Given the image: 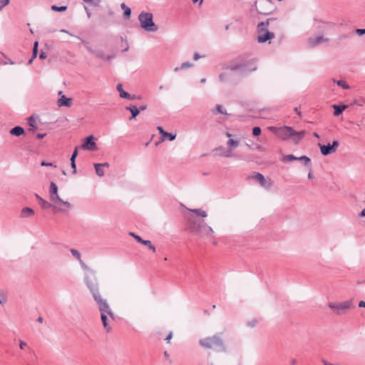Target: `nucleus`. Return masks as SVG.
<instances>
[{
  "label": "nucleus",
  "instance_id": "f257e3e1",
  "mask_svg": "<svg viewBox=\"0 0 365 365\" xmlns=\"http://www.w3.org/2000/svg\"><path fill=\"white\" fill-rule=\"evenodd\" d=\"M83 281L93 296V298L98 305L101 314H109V317H113V314L110 306L107 301L101 297L99 290V282L96 277V271H90V272L86 275Z\"/></svg>",
  "mask_w": 365,
  "mask_h": 365
},
{
  "label": "nucleus",
  "instance_id": "f03ea898",
  "mask_svg": "<svg viewBox=\"0 0 365 365\" xmlns=\"http://www.w3.org/2000/svg\"><path fill=\"white\" fill-rule=\"evenodd\" d=\"M187 220L189 226L193 232L203 237H211L212 235L214 232L212 228L207 225L203 220H197L190 216Z\"/></svg>",
  "mask_w": 365,
  "mask_h": 365
},
{
  "label": "nucleus",
  "instance_id": "7ed1b4c3",
  "mask_svg": "<svg viewBox=\"0 0 365 365\" xmlns=\"http://www.w3.org/2000/svg\"><path fill=\"white\" fill-rule=\"evenodd\" d=\"M274 19H268L264 22H261L257 26V41L263 43L268 41H271L274 38V34L270 32L267 29V26Z\"/></svg>",
  "mask_w": 365,
  "mask_h": 365
},
{
  "label": "nucleus",
  "instance_id": "20e7f679",
  "mask_svg": "<svg viewBox=\"0 0 365 365\" xmlns=\"http://www.w3.org/2000/svg\"><path fill=\"white\" fill-rule=\"evenodd\" d=\"M140 26L143 29L148 32H155L158 30V26L153 21V14L148 12H142L138 16Z\"/></svg>",
  "mask_w": 365,
  "mask_h": 365
},
{
  "label": "nucleus",
  "instance_id": "39448f33",
  "mask_svg": "<svg viewBox=\"0 0 365 365\" xmlns=\"http://www.w3.org/2000/svg\"><path fill=\"white\" fill-rule=\"evenodd\" d=\"M199 344L206 349L216 348L217 351H224L225 349L222 341L217 336L200 339Z\"/></svg>",
  "mask_w": 365,
  "mask_h": 365
},
{
  "label": "nucleus",
  "instance_id": "423d86ee",
  "mask_svg": "<svg viewBox=\"0 0 365 365\" xmlns=\"http://www.w3.org/2000/svg\"><path fill=\"white\" fill-rule=\"evenodd\" d=\"M255 6L257 11L263 15H269L277 9L274 3L271 0H257Z\"/></svg>",
  "mask_w": 365,
  "mask_h": 365
},
{
  "label": "nucleus",
  "instance_id": "0eeeda50",
  "mask_svg": "<svg viewBox=\"0 0 365 365\" xmlns=\"http://www.w3.org/2000/svg\"><path fill=\"white\" fill-rule=\"evenodd\" d=\"M353 306L351 300H346L341 302H330L328 307L334 310V312L338 314L341 315L346 312L347 310L350 309Z\"/></svg>",
  "mask_w": 365,
  "mask_h": 365
},
{
  "label": "nucleus",
  "instance_id": "6e6552de",
  "mask_svg": "<svg viewBox=\"0 0 365 365\" xmlns=\"http://www.w3.org/2000/svg\"><path fill=\"white\" fill-rule=\"evenodd\" d=\"M269 130L283 140L290 139L292 134L293 133V128L289 126H283L279 128L270 126L269 127Z\"/></svg>",
  "mask_w": 365,
  "mask_h": 365
},
{
  "label": "nucleus",
  "instance_id": "1a4fd4ad",
  "mask_svg": "<svg viewBox=\"0 0 365 365\" xmlns=\"http://www.w3.org/2000/svg\"><path fill=\"white\" fill-rule=\"evenodd\" d=\"M227 70L228 71H224L222 72L220 76H219V78H220V81L222 83H225V82H227L230 79V77L231 76V72H233V71H255L256 70V66H254L252 67H251L250 68H245L244 66L242 65H235V66H230L227 68Z\"/></svg>",
  "mask_w": 365,
  "mask_h": 365
},
{
  "label": "nucleus",
  "instance_id": "9d476101",
  "mask_svg": "<svg viewBox=\"0 0 365 365\" xmlns=\"http://www.w3.org/2000/svg\"><path fill=\"white\" fill-rule=\"evenodd\" d=\"M51 202H52V207L55 212H66L72 208V205L69 202L63 200L59 196Z\"/></svg>",
  "mask_w": 365,
  "mask_h": 365
},
{
  "label": "nucleus",
  "instance_id": "9b49d317",
  "mask_svg": "<svg viewBox=\"0 0 365 365\" xmlns=\"http://www.w3.org/2000/svg\"><path fill=\"white\" fill-rule=\"evenodd\" d=\"M330 39L329 37L321 34L309 37L307 39V44L310 48H314L319 45L328 43Z\"/></svg>",
  "mask_w": 365,
  "mask_h": 365
},
{
  "label": "nucleus",
  "instance_id": "f8f14e48",
  "mask_svg": "<svg viewBox=\"0 0 365 365\" xmlns=\"http://www.w3.org/2000/svg\"><path fill=\"white\" fill-rule=\"evenodd\" d=\"M339 145V143L338 140H334L332 144L328 145H322L321 143H318V146L320 148L321 153L324 155H329L332 153H334L336 151L337 148Z\"/></svg>",
  "mask_w": 365,
  "mask_h": 365
},
{
  "label": "nucleus",
  "instance_id": "ddd939ff",
  "mask_svg": "<svg viewBox=\"0 0 365 365\" xmlns=\"http://www.w3.org/2000/svg\"><path fill=\"white\" fill-rule=\"evenodd\" d=\"M240 145V141L235 138H230L227 142V145L228 147V150L226 153H221V155L225 158H232L234 157L235 155L232 153V150L237 148Z\"/></svg>",
  "mask_w": 365,
  "mask_h": 365
},
{
  "label": "nucleus",
  "instance_id": "4468645a",
  "mask_svg": "<svg viewBox=\"0 0 365 365\" xmlns=\"http://www.w3.org/2000/svg\"><path fill=\"white\" fill-rule=\"evenodd\" d=\"M95 138L93 135H89L85 138L81 148L85 150L96 151L98 149L97 145L94 141Z\"/></svg>",
  "mask_w": 365,
  "mask_h": 365
},
{
  "label": "nucleus",
  "instance_id": "2eb2a0df",
  "mask_svg": "<svg viewBox=\"0 0 365 365\" xmlns=\"http://www.w3.org/2000/svg\"><path fill=\"white\" fill-rule=\"evenodd\" d=\"M253 178L259 183V185L266 188L269 189L273 185V182L271 180H267L262 174L257 173Z\"/></svg>",
  "mask_w": 365,
  "mask_h": 365
},
{
  "label": "nucleus",
  "instance_id": "dca6fc26",
  "mask_svg": "<svg viewBox=\"0 0 365 365\" xmlns=\"http://www.w3.org/2000/svg\"><path fill=\"white\" fill-rule=\"evenodd\" d=\"M62 93H63L62 91L58 92V95L61 96L58 100V102H57L58 106L59 107H61V106L70 107L71 105V103H72V98H67L66 96L63 95Z\"/></svg>",
  "mask_w": 365,
  "mask_h": 365
},
{
  "label": "nucleus",
  "instance_id": "f3484780",
  "mask_svg": "<svg viewBox=\"0 0 365 365\" xmlns=\"http://www.w3.org/2000/svg\"><path fill=\"white\" fill-rule=\"evenodd\" d=\"M58 196L59 195L58 194V187L54 182H51L49 188L50 200L52 201L55 198H57Z\"/></svg>",
  "mask_w": 365,
  "mask_h": 365
},
{
  "label": "nucleus",
  "instance_id": "a211bd4d",
  "mask_svg": "<svg viewBox=\"0 0 365 365\" xmlns=\"http://www.w3.org/2000/svg\"><path fill=\"white\" fill-rule=\"evenodd\" d=\"M305 135V131H299L297 132L293 129V133L292 134L291 138L294 143H299V141L304 138Z\"/></svg>",
  "mask_w": 365,
  "mask_h": 365
},
{
  "label": "nucleus",
  "instance_id": "6ab92c4d",
  "mask_svg": "<svg viewBox=\"0 0 365 365\" xmlns=\"http://www.w3.org/2000/svg\"><path fill=\"white\" fill-rule=\"evenodd\" d=\"M34 215V211L30 207H24L21 210L20 217L21 218H26L31 217Z\"/></svg>",
  "mask_w": 365,
  "mask_h": 365
},
{
  "label": "nucleus",
  "instance_id": "aec40b11",
  "mask_svg": "<svg viewBox=\"0 0 365 365\" xmlns=\"http://www.w3.org/2000/svg\"><path fill=\"white\" fill-rule=\"evenodd\" d=\"M10 134L15 136H20L24 133V130L21 126H16L10 130Z\"/></svg>",
  "mask_w": 365,
  "mask_h": 365
},
{
  "label": "nucleus",
  "instance_id": "412c9836",
  "mask_svg": "<svg viewBox=\"0 0 365 365\" xmlns=\"http://www.w3.org/2000/svg\"><path fill=\"white\" fill-rule=\"evenodd\" d=\"M117 90L119 91L120 96L121 98H128V99H133V98L131 97V96L128 93H127L125 91L123 90L121 84H118L117 85Z\"/></svg>",
  "mask_w": 365,
  "mask_h": 365
},
{
  "label": "nucleus",
  "instance_id": "4be33fe9",
  "mask_svg": "<svg viewBox=\"0 0 365 365\" xmlns=\"http://www.w3.org/2000/svg\"><path fill=\"white\" fill-rule=\"evenodd\" d=\"M332 107L334 109V115L338 116L347 108V106L333 105Z\"/></svg>",
  "mask_w": 365,
  "mask_h": 365
},
{
  "label": "nucleus",
  "instance_id": "5701e85b",
  "mask_svg": "<svg viewBox=\"0 0 365 365\" xmlns=\"http://www.w3.org/2000/svg\"><path fill=\"white\" fill-rule=\"evenodd\" d=\"M108 316H109V314H101V318L103 325L107 331H109L111 329L110 327L108 325Z\"/></svg>",
  "mask_w": 365,
  "mask_h": 365
},
{
  "label": "nucleus",
  "instance_id": "b1692460",
  "mask_svg": "<svg viewBox=\"0 0 365 365\" xmlns=\"http://www.w3.org/2000/svg\"><path fill=\"white\" fill-rule=\"evenodd\" d=\"M193 66V64L190 62H184L180 66L175 67L173 71L174 72H178L180 70L187 69Z\"/></svg>",
  "mask_w": 365,
  "mask_h": 365
},
{
  "label": "nucleus",
  "instance_id": "393cba45",
  "mask_svg": "<svg viewBox=\"0 0 365 365\" xmlns=\"http://www.w3.org/2000/svg\"><path fill=\"white\" fill-rule=\"evenodd\" d=\"M187 210L190 212H192L195 214H196L197 216L202 217H206L207 216V213L206 211L202 210L201 209H188Z\"/></svg>",
  "mask_w": 365,
  "mask_h": 365
},
{
  "label": "nucleus",
  "instance_id": "a878e982",
  "mask_svg": "<svg viewBox=\"0 0 365 365\" xmlns=\"http://www.w3.org/2000/svg\"><path fill=\"white\" fill-rule=\"evenodd\" d=\"M126 110L130 111L133 118H135L140 113V110L135 106L126 107Z\"/></svg>",
  "mask_w": 365,
  "mask_h": 365
},
{
  "label": "nucleus",
  "instance_id": "bb28decb",
  "mask_svg": "<svg viewBox=\"0 0 365 365\" xmlns=\"http://www.w3.org/2000/svg\"><path fill=\"white\" fill-rule=\"evenodd\" d=\"M120 7L124 11V17L125 19H129L131 14L130 9L127 6L125 3H122L120 4Z\"/></svg>",
  "mask_w": 365,
  "mask_h": 365
},
{
  "label": "nucleus",
  "instance_id": "cd10ccee",
  "mask_svg": "<svg viewBox=\"0 0 365 365\" xmlns=\"http://www.w3.org/2000/svg\"><path fill=\"white\" fill-rule=\"evenodd\" d=\"M93 165L96 170V175L99 177L104 176L105 172L103 170V168L99 165V163H95Z\"/></svg>",
  "mask_w": 365,
  "mask_h": 365
},
{
  "label": "nucleus",
  "instance_id": "c85d7f7f",
  "mask_svg": "<svg viewBox=\"0 0 365 365\" xmlns=\"http://www.w3.org/2000/svg\"><path fill=\"white\" fill-rule=\"evenodd\" d=\"M38 203L40 204L41 208L44 210H48L52 207V202L50 203L48 201L45 200L44 199L40 200Z\"/></svg>",
  "mask_w": 365,
  "mask_h": 365
},
{
  "label": "nucleus",
  "instance_id": "c756f323",
  "mask_svg": "<svg viewBox=\"0 0 365 365\" xmlns=\"http://www.w3.org/2000/svg\"><path fill=\"white\" fill-rule=\"evenodd\" d=\"M176 138V134H173L171 133L165 132V134H163V138H161V141L165 140V139H168L169 140L172 141L175 140Z\"/></svg>",
  "mask_w": 365,
  "mask_h": 365
},
{
  "label": "nucleus",
  "instance_id": "7c9ffc66",
  "mask_svg": "<svg viewBox=\"0 0 365 365\" xmlns=\"http://www.w3.org/2000/svg\"><path fill=\"white\" fill-rule=\"evenodd\" d=\"M212 112L227 115L226 110L224 109L223 106L220 104L216 105L215 110H213Z\"/></svg>",
  "mask_w": 365,
  "mask_h": 365
},
{
  "label": "nucleus",
  "instance_id": "2f4dec72",
  "mask_svg": "<svg viewBox=\"0 0 365 365\" xmlns=\"http://www.w3.org/2000/svg\"><path fill=\"white\" fill-rule=\"evenodd\" d=\"M334 82L336 83L339 86L342 87L344 89H349L350 86L349 85L344 81L339 80L336 81L333 79Z\"/></svg>",
  "mask_w": 365,
  "mask_h": 365
},
{
  "label": "nucleus",
  "instance_id": "473e14b6",
  "mask_svg": "<svg viewBox=\"0 0 365 365\" xmlns=\"http://www.w3.org/2000/svg\"><path fill=\"white\" fill-rule=\"evenodd\" d=\"M297 160L302 161L305 165H309L311 162V159L306 155L298 157Z\"/></svg>",
  "mask_w": 365,
  "mask_h": 365
},
{
  "label": "nucleus",
  "instance_id": "72a5a7b5",
  "mask_svg": "<svg viewBox=\"0 0 365 365\" xmlns=\"http://www.w3.org/2000/svg\"><path fill=\"white\" fill-rule=\"evenodd\" d=\"M141 244L145 245L149 247L153 252H155V247L151 243L150 240H142Z\"/></svg>",
  "mask_w": 365,
  "mask_h": 365
},
{
  "label": "nucleus",
  "instance_id": "f704fd0d",
  "mask_svg": "<svg viewBox=\"0 0 365 365\" xmlns=\"http://www.w3.org/2000/svg\"><path fill=\"white\" fill-rule=\"evenodd\" d=\"M298 157H295L294 155H284L282 158L284 162L297 160Z\"/></svg>",
  "mask_w": 365,
  "mask_h": 365
},
{
  "label": "nucleus",
  "instance_id": "c9c22d12",
  "mask_svg": "<svg viewBox=\"0 0 365 365\" xmlns=\"http://www.w3.org/2000/svg\"><path fill=\"white\" fill-rule=\"evenodd\" d=\"M71 255L76 257L77 259H78L79 261H81V253L76 249H71Z\"/></svg>",
  "mask_w": 365,
  "mask_h": 365
},
{
  "label": "nucleus",
  "instance_id": "e433bc0d",
  "mask_svg": "<svg viewBox=\"0 0 365 365\" xmlns=\"http://www.w3.org/2000/svg\"><path fill=\"white\" fill-rule=\"evenodd\" d=\"M66 9H67V7L65 6H57L53 5V6H51V9L53 11H64L66 10Z\"/></svg>",
  "mask_w": 365,
  "mask_h": 365
},
{
  "label": "nucleus",
  "instance_id": "4c0bfd02",
  "mask_svg": "<svg viewBox=\"0 0 365 365\" xmlns=\"http://www.w3.org/2000/svg\"><path fill=\"white\" fill-rule=\"evenodd\" d=\"M84 2L90 4L94 6H98L100 5V0H83Z\"/></svg>",
  "mask_w": 365,
  "mask_h": 365
},
{
  "label": "nucleus",
  "instance_id": "58836bf2",
  "mask_svg": "<svg viewBox=\"0 0 365 365\" xmlns=\"http://www.w3.org/2000/svg\"><path fill=\"white\" fill-rule=\"evenodd\" d=\"M38 46V43L37 41H36L34 43V48H33V54H32L33 58H36L37 56Z\"/></svg>",
  "mask_w": 365,
  "mask_h": 365
},
{
  "label": "nucleus",
  "instance_id": "ea45409f",
  "mask_svg": "<svg viewBox=\"0 0 365 365\" xmlns=\"http://www.w3.org/2000/svg\"><path fill=\"white\" fill-rule=\"evenodd\" d=\"M79 262H80V263H81V264L82 268H83V269H85V270H87V271H88V272L85 274L84 277H86V275L87 274H88V273L90 272V271H93V269H90V268H89V267H88L85 263H83V262H82V260H81V261H79Z\"/></svg>",
  "mask_w": 365,
  "mask_h": 365
},
{
  "label": "nucleus",
  "instance_id": "a19ab883",
  "mask_svg": "<svg viewBox=\"0 0 365 365\" xmlns=\"http://www.w3.org/2000/svg\"><path fill=\"white\" fill-rule=\"evenodd\" d=\"M261 133V128L259 127H254L253 129H252V134L255 135V136H257V135H259Z\"/></svg>",
  "mask_w": 365,
  "mask_h": 365
},
{
  "label": "nucleus",
  "instance_id": "79ce46f5",
  "mask_svg": "<svg viewBox=\"0 0 365 365\" xmlns=\"http://www.w3.org/2000/svg\"><path fill=\"white\" fill-rule=\"evenodd\" d=\"M78 155V148L76 147L75 149H74V151L71 157V161L73 160L75 161L76 160V156Z\"/></svg>",
  "mask_w": 365,
  "mask_h": 365
},
{
  "label": "nucleus",
  "instance_id": "37998d69",
  "mask_svg": "<svg viewBox=\"0 0 365 365\" xmlns=\"http://www.w3.org/2000/svg\"><path fill=\"white\" fill-rule=\"evenodd\" d=\"M129 235L130 236H132L133 237H134L138 242H140V243L141 242L143 239L140 236L135 235L133 232H130Z\"/></svg>",
  "mask_w": 365,
  "mask_h": 365
},
{
  "label": "nucleus",
  "instance_id": "c03bdc74",
  "mask_svg": "<svg viewBox=\"0 0 365 365\" xmlns=\"http://www.w3.org/2000/svg\"><path fill=\"white\" fill-rule=\"evenodd\" d=\"M27 346V343L23 340H19V348L21 349H25V347Z\"/></svg>",
  "mask_w": 365,
  "mask_h": 365
},
{
  "label": "nucleus",
  "instance_id": "a18cd8bd",
  "mask_svg": "<svg viewBox=\"0 0 365 365\" xmlns=\"http://www.w3.org/2000/svg\"><path fill=\"white\" fill-rule=\"evenodd\" d=\"M356 34L359 36H361L365 34V29H357L356 30Z\"/></svg>",
  "mask_w": 365,
  "mask_h": 365
},
{
  "label": "nucleus",
  "instance_id": "49530a36",
  "mask_svg": "<svg viewBox=\"0 0 365 365\" xmlns=\"http://www.w3.org/2000/svg\"><path fill=\"white\" fill-rule=\"evenodd\" d=\"M71 166L73 169V174H76V162L72 160L71 161Z\"/></svg>",
  "mask_w": 365,
  "mask_h": 365
},
{
  "label": "nucleus",
  "instance_id": "de8ad7c7",
  "mask_svg": "<svg viewBox=\"0 0 365 365\" xmlns=\"http://www.w3.org/2000/svg\"><path fill=\"white\" fill-rule=\"evenodd\" d=\"M34 123H35V120L34 119L33 117H30L29 119V124L30 126L34 128L35 125H34Z\"/></svg>",
  "mask_w": 365,
  "mask_h": 365
},
{
  "label": "nucleus",
  "instance_id": "09e8293b",
  "mask_svg": "<svg viewBox=\"0 0 365 365\" xmlns=\"http://www.w3.org/2000/svg\"><path fill=\"white\" fill-rule=\"evenodd\" d=\"M157 129H158V130L159 133L161 135V138H163V134H165L166 131H165V130H163V128L162 127H160V126H158V127L157 128Z\"/></svg>",
  "mask_w": 365,
  "mask_h": 365
},
{
  "label": "nucleus",
  "instance_id": "8fccbe9b",
  "mask_svg": "<svg viewBox=\"0 0 365 365\" xmlns=\"http://www.w3.org/2000/svg\"><path fill=\"white\" fill-rule=\"evenodd\" d=\"M6 302V297L0 293V304H2Z\"/></svg>",
  "mask_w": 365,
  "mask_h": 365
},
{
  "label": "nucleus",
  "instance_id": "3c124183",
  "mask_svg": "<svg viewBox=\"0 0 365 365\" xmlns=\"http://www.w3.org/2000/svg\"><path fill=\"white\" fill-rule=\"evenodd\" d=\"M1 4H2V7L8 5L9 4V0H1Z\"/></svg>",
  "mask_w": 365,
  "mask_h": 365
},
{
  "label": "nucleus",
  "instance_id": "603ef678",
  "mask_svg": "<svg viewBox=\"0 0 365 365\" xmlns=\"http://www.w3.org/2000/svg\"><path fill=\"white\" fill-rule=\"evenodd\" d=\"M47 57V55L45 52H41L39 55V58L41 59H45Z\"/></svg>",
  "mask_w": 365,
  "mask_h": 365
},
{
  "label": "nucleus",
  "instance_id": "864d4df0",
  "mask_svg": "<svg viewBox=\"0 0 365 365\" xmlns=\"http://www.w3.org/2000/svg\"><path fill=\"white\" fill-rule=\"evenodd\" d=\"M173 337V333L172 332H170L169 334L167 336L165 340L167 341V342H170V339H172Z\"/></svg>",
  "mask_w": 365,
  "mask_h": 365
},
{
  "label": "nucleus",
  "instance_id": "5fc2aeb1",
  "mask_svg": "<svg viewBox=\"0 0 365 365\" xmlns=\"http://www.w3.org/2000/svg\"><path fill=\"white\" fill-rule=\"evenodd\" d=\"M41 165V166H53V164L51 163H46L44 161H43Z\"/></svg>",
  "mask_w": 365,
  "mask_h": 365
},
{
  "label": "nucleus",
  "instance_id": "6e6d98bb",
  "mask_svg": "<svg viewBox=\"0 0 365 365\" xmlns=\"http://www.w3.org/2000/svg\"><path fill=\"white\" fill-rule=\"evenodd\" d=\"M200 56L199 55V53H194L193 58L195 61H197L198 59H200Z\"/></svg>",
  "mask_w": 365,
  "mask_h": 365
},
{
  "label": "nucleus",
  "instance_id": "4d7b16f0",
  "mask_svg": "<svg viewBox=\"0 0 365 365\" xmlns=\"http://www.w3.org/2000/svg\"><path fill=\"white\" fill-rule=\"evenodd\" d=\"M46 133H38L37 134L36 137L39 139H41L46 136Z\"/></svg>",
  "mask_w": 365,
  "mask_h": 365
},
{
  "label": "nucleus",
  "instance_id": "13d9d810",
  "mask_svg": "<svg viewBox=\"0 0 365 365\" xmlns=\"http://www.w3.org/2000/svg\"><path fill=\"white\" fill-rule=\"evenodd\" d=\"M99 165H100L102 168H104V167L108 168V167H109V165H110L108 163H99Z\"/></svg>",
  "mask_w": 365,
  "mask_h": 365
},
{
  "label": "nucleus",
  "instance_id": "bf43d9fd",
  "mask_svg": "<svg viewBox=\"0 0 365 365\" xmlns=\"http://www.w3.org/2000/svg\"><path fill=\"white\" fill-rule=\"evenodd\" d=\"M313 178H314V175H313V174H312V173L311 169L309 168V173H308V178H309V179H312Z\"/></svg>",
  "mask_w": 365,
  "mask_h": 365
},
{
  "label": "nucleus",
  "instance_id": "052dcab7",
  "mask_svg": "<svg viewBox=\"0 0 365 365\" xmlns=\"http://www.w3.org/2000/svg\"><path fill=\"white\" fill-rule=\"evenodd\" d=\"M359 307H364L365 308V302L360 301L359 303Z\"/></svg>",
  "mask_w": 365,
  "mask_h": 365
},
{
  "label": "nucleus",
  "instance_id": "680f3d73",
  "mask_svg": "<svg viewBox=\"0 0 365 365\" xmlns=\"http://www.w3.org/2000/svg\"><path fill=\"white\" fill-rule=\"evenodd\" d=\"M322 363L324 364V365H334L333 364L329 363V362L327 361L326 360H322Z\"/></svg>",
  "mask_w": 365,
  "mask_h": 365
},
{
  "label": "nucleus",
  "instance_id": "e2e57ef3",
  "mask_svg": "<svg viewBox=\"0 0 365 365\" xmlns=\"http://www.w3.org/2000/svg\"><path fill=\"white\" fill-rule=\"evenodd\" d=\"M146 108H147V106L145 105H144V106H140L139 110H140H140L143 111V110H145Z\"/></svg>",
  "mask_w": 365,
  "mask_h": 365
},
{
  "label": "nucleus",
  "instance_id": "0e129e2a",
  "mask_svg": "<svg viewBox=\"0 0 365 365\" xmlns=\"http://www.w3.org/2000/svg\"><path fill=\"white\" fill-rule=\"evenodd\" d=\"M226 136H227V138H229V139H230V138H232V137H233V135H232V134H230V133H226ZM236 138V137H235L234 138Z\"/></svg>",
  "mask_w": 365,
  "mask_h": 365
},
{
  "label": "nucleus",
  "instance_id": "69168bd1",
  "mask_svg": "<svg viewBox=\"0 0 365 365\" xmlns=\"http://www.w3.org/2000/svg\"><path fill=\"white\" fill-rule=\"evenodd\" d=\"M35 197H36V198L37 199V200H38V202L40 201V200H42V199H43V198H42L41 196H39L38 194H35Z\"/></svg>",
  "mask_w": 365,
  "mask_h": 365
},
{
  "label": "nucleus",
  "instance_id": "338daca9",
  "mask_svg": "<svg viewBox=\"0 0 365 365\" xmlns=\"http://www.w3.org/2000/svg\"><path fill=\"white\" fill-rule=\"evenodd\" d=\"M297 359H292V361H291V364H292V365H295V364H297Z\"/></svg>",
  "mask_w": 365,
  "mask_h": 365
},
{
  "label": "nucleus",
  "instance_id": "774afa93",
  "mask_svg": "<svg viewBox=\"0 0 365 365\" xmlns=\"http://www.w3.org/2000/svg\"><path fill=\"white\" fill-rule=\"evenodd\" d=\"M360 217H365V209L361 211L359 215Z\"/></svg>",
  "mask_w": 365,
  "mask_h": 365
}]
</instances>
